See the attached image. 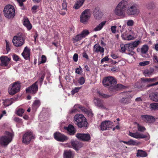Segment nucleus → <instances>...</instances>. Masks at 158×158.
Listing matches in <instances>:
<instances>
[{
  "label": "nucleus",
  "mask_w": 158,
  "mask_h": 158,
  "mask_svg": "<svg viewBox=\"0 0 158 158\" xmlns=\"http://www.w3.org/2000/svg\"><path fill=\"white\" fill-rule=\"evenodd\" d=\"M127 2L125 0H122L118 3L114 10L115 15L118 16L124 17Z\"/></svg>",
  "instance_id": "1"
},
{
  "label": "nucleus",
  "mask_w": 158,
  "mask_h": 158,
  "mask_svg": "<svg viewBox=\"0 0 158 158\" xmlns=\"http://www.w3.org/2000/svg\"><path fill=\"white\" fill-rule=\"evenodd\" d=\"M74 121L79 128L85 127L86 128L87 127L86 119L82 114H76L74 118Z\"/></svg>",
  "instance_id": "2"
},
{
  "label": "nucleus",
  "mask_w": 158,
  "mask_h": 158,
  "mask_svg": "<svg viewBox=\"0 0 158 158\" xmlns=\"http://www.w3.org/2000/svg\"><path fill=\"white\" fill-rule=\"evenodd\" d=\"M3 13L7 18L9 19L13 18L15 15L14 7L9 5L6 6L3 10Z\"/></svg>",
  "instance_id": "3"
},
{
  "label": "nucleus",
  "mask_w": 158,
  "mask_h": 158,
  "mask_svg": "<svg viewBox=\"0 0 158 158\" xmlns=\"http://www.w3.org/2000/svg\"><path fill=\"white\" fill-rule=\"evenodd\" d=\"M21 83L19 81L15 82L10 85V86L8 88V91L9 94L13 95L19 92L20 89Z\"/></svg>",
  "instance_id": "4"
},
{
  "label": "nucleus",
  "mask_w": 158,
  "mask_h": 158,
  "mask_svg": "<svg viewBox=\"0 0 158 158\" xmlns=\"http://www.w3.org/2000/svg\"><path fill=\"white\" fill-rule=\"evenodd\" d=\"M7 136H2L0 138V144L2 146H6L12 140L13 134L8 131H6Z\"/></svg>",
  "instance_id": "5"
},
{
  "label": "nucleus",
  "mask_w": 158,
  "mask_h": 158,
  "mask_svg": "<svg viewBox=\"0 0 158 158\" xmlns=\"http://www.w3.org/2000/svg\"><path fill=\"white\" fill-rule=\"evenodd\" d=\"M102 82L104 86L111 88L116 83L115 79L111 76H108L104 77L103 79Z\"/></svg>",
  "instance_id": "6"
},
{
  "label": "nucleus",
  "mask_w": 158,
  "mask_h": 158,
  "mask_svg": "<svg viewBox=\"0 0 158 158\" xmlns=\"http://www.w3.org/2000/svg\"><path fill=\"white\" fill-rule=\"evenodd\" d=\"M14 45L16 47H19L23 45L24 43L22 35L19 33L16 36L14 37L12 40Z\"/></svg>",
  "instance_id": "7"
},
{
  "label": "nucleus",
  "mask_w": 158,
  "mask_h": 158,
  "mask_svg": "<svg viewBox=\"0 0 158 158\" xmlns=\"http://www.w3.org/2000/svg\"><path fill=\"white\" fill-rule=\"evenodd\" d=\"M35 139L33 133L30 131L25 133L23 137V142L26 144H29L31 140Z\"/></svg>",
  "instance_id": "8"
},
{
  "label": "nucleus",
  "mask_w": 158,
  "mask_h": 158,
  "mask_svg": "<svg viewBox=\"0 0 158 158\" xmlns=\"http://www.w3.org/2000/svg\"><path fill=\"white\" fill-rule=\"evenodd\" d=\"M89 10V9H86L81 13L80 17V21L81 23H85L88 21L90 17Z\"/></svg>",
  "instance_id": "9"
},
{
  "label": "nucleus",
  "mask_w": 158,
  "mask_h": 158,
  "mask_svg": "<svg viewBox=\"0 0 158 158\" xmlns=\"http://www.w3.org/2000/svg\"><path fill=\"white\" fill-rule=\"evenodd\" d=\"M139 13V10L134 5L129 6L127 10L126 13L128 15H136Z\"/></svg>",
  "instance_id": "10"
},
{
  "label": "nucleus",
  "mask_w": 158,
  "mask_h": 158,
  "mask_svg": "<svg viewBox=\"0 0 158 158\" xmlns=\"http://www.w3.org/2000/svg\"><path fill=\"white\" fill-rule=\"evenodd\" d=\"M113 123L109 121H103L100 126V129L102 131L108 130L111 128L113 126Z\"/></svg>",
  "instance_id": "11"
},
{
  "label": "nucleus",
  "mask_w": 158,
  "mask_h": 158,
  "mask_svg": "<svg viewBox=\"0 0 158 158\" xmlns=\"http://www.w3.org/2000/svg\"><path fill=\"white\" fill-rule=\"evenodd\" d=\"M38 81H36L32 85L26 88V92L27 93H30L34 94H35L38 90V87L37 84Z\"/></svg>",
  "instance_id": "12"
},
{
  "label": "nucleus",
  "mask_w": 158,
  "mask_h": 158,
  "mask_svg": "<svg viewBox=\"0 0 158 158\" xmlns=\"http://www.w3.org/2000/svg\"><path fill=\"white\" fill-rule=\"evenodd\" d=\"M89 33V31L87 30H84L78 35H76L73 39L75 42H77L82 38L85 37Z\"/></svg>",
  "instance_id": "13"
},
{
  "label": "nucleus",
  "mask_w": 158,
  "mask_h": 158,
  "mask_svg": "<svg viewBox=\"0 0 158 158\" xmlns=\"http://www.w3.org/2000/svg\"><path fill=\"white\" fill-rule=\"evenodd\" d=\"M76 136L79 139L84 141H89L90 139V136L89 134L77 133Z\"/></svg>",
  "instance_id": "14"
},
{
  "label": "nucleus",
  "mask_w": 158,
  "mask_h": 158,
  "mask_svg": "<svg viewBox=\"0 0 158 158\" xmlns=\"http://www.w3.org/2000/svg\"><path fill=\"white\" fill-rule=\"evenodd\" d=\"M54 138L60 142H64L68 139L67 137L59 132H56L54 133Z\"/></svg>",
  "instance_id": "15"
},
{
  "label": "nucleus",
  "mask_w": 158,
  "mask_h": 158,
  "mask_svg": "<svg viewBox=\"0 0 158 158\" xmlns=\"http://www.w3.org/2000/svg\"><path fill=\"white\" fill-rule=\"evenodd\" d=\"M93 13L94 17L97 19H101L103 15L101 11L99 8L98 7L95 8Z\"/></svg>",
  "instance_id": "16"
},
{
  "label": "nucleus",
  "mask_w": 158,
  "mask_h": 158,
  "mask_svg": "<svg viewBox=\"0 0 158 158\" xmlns=\"http://www.w3.org/2000/svg\"><path fill=\"white\" fill-rule=\"evenodd\" d=\"M129 135L137 139H143L147 137L146 135L137 132L135 133H132L130 132L129 133Z\"/></svg>",
  "instance_id": "17"
},
{
  "label": "nucleus",
  "mask_w": 158,
  "mask_h": 158,
  "mask_svg": "<svg viewBox=\"0 0 158 158\" xmlns=\"http://www.w3.org/2000/svg\"><path fill=\"white\" fill-rule=\"evenodd\" d=\"M0 60L1 61V65L2 66H7L10 60L7 56H2L0 57Z\"/></svg>",
  "instance_id": "18"
},
{
  "label": "nucleus",
  "mask_w": 158,
  "mask_h": 158,
  "mask_svg": "<svg viewBox=\"0 0 158 158\" xmlns=\"http://www.w3.org/2000/svg\"><path fill=\"white\" fill-rule=\"evenodd\" d=\"M64 128L68 131V133L70 135H73L76 133V130L74 126L69 124L68 127H64Z\"/></svg>",
  "instance_id": "19"
},
{
  "label": "nucleus",
  "mask_w": 158,
  "mask_h": 158,
  "mask_svg": "<svg viewBox=\"0 0 158 158\" xmlns=\"http://www.w3.org/2000/svg\"><path fill=\"white\" fill-rule=\"evenodd\" d=\"M141 118L144 121L147 123H152L155 121V119L154 117L149 115H142L141 116Z\"/></svg>",
  "instance_id": "20"
},
{
  "label": "nucleus",
  "mask_w": 158,
  "mask_h": 158,
  "mask_svg": "<svg viewBox=\"0 0 158 158\" xmlns=\"http://www.w3.org/2000/svg\"><path fill=\"white\" fill-rule=\"evenodd\" d=\"M71 143L73 148L77 151L82 146V144L81 142L77 141H72Z\"/></svg>",
  "instance_id": "21"
},
{
  "label": "nucleus",
  "mask_w": 158,
  "mask_h": 158,
  "mask_svg": "<svg viewBox=\"0 0 158 158\" xmlns=\"http://www.w3.org/2000/svg\"><path fill=\"white\" fill-rule=\"evenodd\" d=\"M93 51L95 52H100L101 53H103L104 49L103 48L101 47L98 44H97L94 45Z\"/></svg>",
  "instance_id": "22"
},
{
  "label": "nucleus",
  "mask_w": 158,
  "mask_h": 158,
  "mask_svg": "<svg viewBox=\"0 0 158 158\" xmlns=\"http://www.w3.org/2000/svg\"><path fill=\"white\" fill-rule=\"evenodd\" d=\"M30 50L29 48L26 47L22 54L24 58L26 60L29 59Z\"/></svg>",
  "instance_id": "23"
},
{
  "label": "nucleus",
  "mask_w": 158,
  "mask_h": 158,
  "mask_svg": "<svg viewBox=\"0 0 158 158\" xmlns=\"http://www.w3.org/2000/svg\"><path fill=\"white\" fill-rule=\"evenodd\" d=\"M64 155V158H73L74 156V153L70 150H65Z\"/></svg>",
  "instance_id": "24"
},
{
  "label": "nucleus",
  "mask_w": 158,
  "mask_h": 158,
  "mask_svg": "<svg viewBox=\"0 0 158 158\" xmlns=\"http://www.w3.org/2000/svg\"><path fill=\"white\" fill-rule=\"evenodd\" d=\"M124 87L122 85L118 84L115 85H114L111 88L109 89L110 91L111 90V89L112 91H114L124 88Z\"/></svg>",
  "instance_id": "25"
},
{
  "label": "nucleus",
  "mask_w": 158,
  "mask_h": 158,
  "mask_svg": "<svg viewBox=\"0 0 158 158\" xmlns=\"http://www.w3.org/2000/svg\"><path fill=\"white\" fill-rule=\"evenodd\" d=\"M23 20V25L27 28L28 30H30L32 28V25L28 19L27 17H25L24 18Z\"/></svg>",
  "instance_id": "26"
},
{
  "label": "nucleus",
  "mask_w": 158,
  "mask_h": 158,
  "mask_svg": "<svg viewBox=\"0 0 158 158\" xmlns=\"http://www.w3.org/2000/svg\"><path fill=\"white\" fill-rule=\"evenodd\" d=\"M149 97L151 100L156 102H158V93L154 92L149 94Z\"/></svg>",
  "instance_id": "27"
},
{
  "label": "nucleus",
  "mask_w": 158,
  "mask_h": 158,
  "mask_svg": "<svg viewBox=\"0 0 158 158\" xmlns=\"http://www.w3.org/2000/svg\"><path fill=\"white\" fill-rule=\"evenodd\" d=\"M94 102L95 105L99 108H104L103 102L101 99L98 98H96L94 100Z\"/></svg>",
  "instance_id": "28"
},
{
  "label": "nucleus",
  "mask_w": 158,
  "mask_h": 158,
  "mask_svg": "<svg viewBox=\"0 0 158 158\" xmlns=\"http://www.w3.org/2000/svg\"><path fill=\"white\" fill-rule=\"evenodd\" d=\"M147 153L142 150H138L136 154L137 157H144L147 156Z\"/></svg>",
  "instance_id": "29"
},
{
  "label": "nucleus",
  "mask_w": 158,
  "mask_h": 158,
  "mask_svg": "<svg viewBox=\"0 0 158 158\" xmlns=\"http://www.w3.org/2000/svg\"><path fill=\"white\" fill-rule=\"evenodd\" d=\"M85 0H78L74 5V8L76 9H79L84 2Z\"/></svg>",
  "instance_id": "30"
},
{
  "label": "nucleus",
  "mask_w": 158,
  "mask_h": 158,
  "mask_svg": "<svg viewBox=\"0 0 158 158\" xmlns=\"http://www.w3.org/2000/svg\"><path fill=\"white\" fill-rule=\"evenodd\" d=\"M121 37L124 40H131L133 39V36L131 35H127L125 33L122 35Z\"/></svg>",
  "instance_id": "31"
},
{
  "label": "nucleus",
  "mask_w": 158,
  "mask_h": 158,
  "mask_svg": "<svg viewBox=\"0 0 158 158\" xmlns=\"http://www.w3.org/2000/svg\"><path fill=\"white\" fill-rule=\"evenodd\" d=\"M106 21H103L99 24L97 27L94 29V31H97L101 30L104 26L106 23Z\"/></svg>",
  "instance_id": "32"
},
{
  "label": "nucleus",
  "mask_w": 158,
  "mask_h": 158,
  "mask_svg": "<svg viewBox=\"0 0 158 158\" xmlns=\"http://www.w3.org/2000/svg\"><path fill=\"white\" fill-rule=\"evenodd\" d=\"M154 71L152 68L150 70L146 69L144 71V73L145 76L150 77L153 74Z\"/></svg>",
  "instance_id": "33"
},
{
  "label": "nucleus",
  "mask_w": 158,
  "mask_h": 158,
  "mask_svg": "<svg viewBox=\"0 0 158 158\" xmlns=\"http://www.w3.org/2000/svg\"><path fill=\"white\" fill-rule=\"evenodd\" d=\"M141 80L143 82H154L157 80V78H141Z\"/></svg>",
  "instance_id": "34"
},
{
  "label": "nucleus",
  "mask_w": 158,
  "mask_h": 158,
  "mask_svg": "<svg viewBox=\"0 0 158 158\" xmlns=\"http://www.w3.org/2000/svg\"><path fill=\"white\" fill-rule=\"evenodd\" d=\"M148 47L147 45H143L141 48V52L142 54H146L148 52Z\"/></svg>",
  "instance_id": "35"
},
{
  "label": "nucleus",
  "mask_w": 158,
  "mask_h": 158,
  "mask_svg": "<svg viewBox=\"0 0 158 158\" xmlns=\"http://www.w3.org/2000/svg\"><path fill=\"white\" fill-rule=\"evenodd\" d=\"M77 107L78 108L80 109L82 111L86 112L87 111V109L84 107L79 105H76L74 106V108Z\"/></svg>",
  "instance_id": "36"
},
{
  "label": "nucleus",
  "mask_w": 158,
  "mask_h": 158,
  "mask_svg": "<svg viewBox=\"0 0 158 158\" xmlns=\"http://www.w3.org/2000/svg\"><path fill=\"white\" fill-rule=\"evenodd\" d=\"M126 46H127V50L129 51H131L135 48L131 43L126 44Z\"/></svg>",
  "instance_id": "37"
},
{
  "label": "nucleus",
  "mask_w": 158,
  "mask_h": 158,
  "mask_svg": "<svg viewBox=\"0 0 158 158\" xmlns=\"http://www.w3.org/2000/svg\"><path fill=\"white\" fill-rule=\"evenodd\" d=\"M40 104V101L39 100H35L32 105V107L37 108Z\"/></svg>",
  "instance_id": "38"
},
{
  "label": "nucleus",
  "mask_w": 158,
  "mask_h": 158,
  "mask_svg": "<svg viewBox=\"0 0 158 158\" xmlns=\"http://www.w3.org/2000/svg\"><path fill=\"white\" fill-rule=\"evenodd\" d=\"M139 143H137L135 141L131 139L128 141V145H138Z\"/></svg>",
  "instance_id": "39"
},
{
  "label": "nucleus",
  "mask_w": 158,
  "mask_h": 158,
  "mask_svg": "<svg viewBox=\"0 0 158 158\" xmlns=\"http://www.w3.org/2000/svg\"><path fill=\"white\" fill-rule=\"evenodd\" d=\"M18 2L19 5L21 7L22 9H23L24 6L23 2H25L26 0H15Z\"/></svg>",
  "instance_id": "40"
},
{
  "label": "nucleus",
  "mask_w": 158,
  "mask_h": 158,
  "mask_svg": "<svg viewBox=\"0 0 158 158\" xmlns=\"http://www.w3.org/2000/svg\"><path fill=\"white\" fill-rule=\"evenodd\" d=\"M150 106L152 109L158 110V103L151 104Z\"/></svg>",
  "instance_id": "41"
},
{
  "label": "nucleus",
  "mask_w": 158,
  "mask_h": 158,
  "mask_svg": "<svg viewBox=\"0 0 158 158\" xmlns=\"http://www.w3.org/2000/svg\"><path fill=\"white\" fill-rule=\"evenodd\" d=\"M135 123L137 125L138 130L139 131L143 132L145 130V128L144 127L140 126L139 123Z\"/></svg>",
  "instance_id": "42"
},
{
  "label": "nucleus",
  "mask_w": 158,
  "mask_h": 158,
  "mask_svg": "<svg viewBox=\"0 0 158 158\" xmlns=\"http://www.w3.org/2000/svg\"><path fill=\"white\" fill-rule=\"evenodd\" d=\"M98 93L99 94V96L101 97L107 98H109L111 96V95H109L107 94H103V93H101L99 91H98Z\"/></svg>",
  "instance_id": "43"
},
{
  "label": "nucleus",
  "mask_w": 158,
  "mask_h": 158,
  "mask_svg": "<svg viewBox=\"0 0 158 158\" xmlns=\"http://www.w3.org/2000/svg\"><path fill=\"white\" fill-rule=\"evenodd\" d=\"M24 110L22 109H19L17 111V114L20 116H22L23 113H24Z\"/></svg>",
  "instance_id": "44"
},
{
  "label": "nucleus",
  "mask_w": 158,
  "mask_h": 158,
  "mask_svg": "<svg viewBox=\"0 0 158 158\" xmlns=\"http://www.w3.org/2000/svg\"><path fill=\"white\" fill-rule=\"evenodd\" d=\"M155 4L154 2H152L148 3L147 6V8L149 9H152L155 7Z\"/></svg>",
  "instance_id": "45"
},
{
  "label": "nucleus",
  "mask_w": 158,
  "mask_h": 158,
  "mask_svg": "<svg viewBox=\"0 0 158 158\" xmlns=\"http://www.w3.org/2000/svg\"><path fill=\"white\" fill-rule=\"evenodd\" d=\"M62 6V10H65L67 9V3L65 0H63Z\"/></svg>",
  "instance_id": "46"
},
{
  "label": "nucleus",
  "mask_w": 158,
  "mask_h": 158,
  "mask_svg": "<svg viewBox=\"0 0 158 158\" xmlns=\"http://www.w3.org/2000/svg\"><path fill=\"white\" fill-rule=\"evenodd\" d=\"M134 23L133 20L131 19L127 21V24L128 26H132L133 25Z\"/></svg>",
  "instance_id": "47"
},
{
  "label": "nucleus",
  "mask_w": 158,
  "mask_h": 158,
  "mask_svg": "<svg viewBox=\"0 0 158 158\" xmlns=\"http://www.w3.org/2000/svg\"><path fill=\"white\" fill-rule=\"evenodd\" d=\"M6 49L7 51V53H8V52L10 50V43L7 40H6Z\"/></svg>",
  "instance_id": "48"
},
{
  "label": "nucleus",
  "mask_w": 158,
  "mask_h": 158,
  "mask_svg": "<svg viewBox=\"0 0 158 158\" xmlns=\"http://www.w3.org/2000/svg\"><path fill=\"white\" fill-rule=\"evenodd\" d=\"M85 82V79L83 77H81L78 80V82L81 85L83 84Z\"/></svg>",
  "instance_id": "49"
},
{
  "label": "nucleus",
  "mask_w": 158,
  "mask_h": 158,
  "mask_svg": "<svg viewBox=\"0 0 158 158\" xmlns=\"http://www.w3.org/2000/svg\"><path fill=\"white\" fill-rule=\"evenodd\" d=\"M46 61V58L45 56L43 55L41 56V60L40 64L45 63Z\"/></svg>",
  "instance_id": "50"
},
{
  "label": "nucleus",
  "mask_w": 158,
  "mask_h": 158,
  "mask_svg": "<svg viewBox=\"0 0 158 158\" xmlns=\"http://www.w3.org/2000/svg\"><path fill=\"white\" fill-rule=\"evenodd\" d=\"M150 63L149 61H144L142 62H140L139 65L141 66H144L148 65Z\"/></svg>",
  "instance_id": "51"
},
{
  "label": "nucleus",
  "mask_w": 158,
  "mask_h": 158,
  "mask_svg": "<svg viewBox=\"0 0 158 158\" xmlns=\"http://www.w3.org/2000/svg\"><path fill=\"white\" fill-rule=\"evenodd\" d=\"M126 44L125 45L121 44L120 45L121 49L123 52H125L126 50H127V47L126 46Z\"/></svg>",
  "instance_id": "52"
},
{
  "label": "nucleus",
  "mask_w": 158,
  "mask_h": 158,
  "mask_svg": "<svg viewBox=\"0 0 158 158\" xmlns=\"http://www.w3.org/2000/svg\"><path fill=\"white\" fill-rule=\"evenodd\" d=\"M139 43L140 41L139 40H138L137 41H135L132 43H131V44L135 48V47H137L139 45Z\"/></svg>",
  "instance_id": "53"
},
{
  "label": "nucleus",
  "mask_w": 158,
  "mask_h": 158,
  "mask_svg": "<svg viewBox=\"0 0 158 158\" xmlns=\"http://www.w3.org/2000/svg\"><path fill=\"white\" fill-rule=\"evenodd\" d=\"M80 88L78 87H76L71 91V93L72 94H74L75 93L77 92L79 89Z\"/></svg>",
  "instance_id": "54"
},
{
  "label": "nucleus",
  "mask_w": 158,
  "mask_h": 158,
  "mask_svg": "<svg viewBox=\"0 0 158 158\" xmlns=\"http://www.w3.org/2000/svg\"><path fill=\"white\" fill-rule=\"evenodd\" d=\"M14 120L16 122H18L19 123H23L22 120L17 117H15L14 118Z\"/></svg>",
  "instance_id": "55"
},
{
  "label": "nucleus",
  "mask_w": 158,
  "mask_h": 158,
  "mask_svg": "<svg viewBox=\"0 0 158 158\" xmlns=\"http://www.w3.org/2000/svg\"><path fill=\"white\" fill-rule=\"evenodd\" d=\"M116 26H112L111 27V30L112 33H116Z\"/></svg>",
  "instance_id": "56"
},
{
  "label": "nucleus",
  "mask_w": 158,
  "mask_h": 158,
  "mask_svg": "<svg viewBox=\"0 0 158 158\" xmlns=\"http://www.w3.org/2000/svg\"><path fill=\"white\" fill-rule=\"evenodd\" d=\"M82 69L80 66L79 68L76 69L75 72L76 73L80 74L81 73L82 71Z\"/></svg>",
  "instance_id": "57"
},
{
  "label": "nucleus",
  "mask_w": 158,
  "mask_h": 158,
  "mask_svg": "<svg viewBox=\"0 0 158 158\" xmlns=\"http://www.w3.org/2000/svg\"><path fill=\"white\" fill-rule=\"evenodd\" d=\"M153 60L155 62L158 63V57L156 55H153Z\"/></svg>",
  "instance_id": "58"
},
{
  "label": "nucleus",
  "mask_w": 158,
  "mask_h": 158,
  "mask_svg": "<svg viewBox=\"0 0 158 158\" xmlns=\"http://www.w3.org/2000/svg\"><path fill=\"white\" fill-rule=\"evenodd\" d=\"M78 54L77 53L74 54L73 56V60L75 62L77 61L78 60Z\"/></svg>",
  "instance_id": "59"
},
{
  "label": "nucleus",
  "mask_w": 158,
  "mask_h": 158,
  "mask_svg": "<svg viewBox=\"0 0 158 158\" xmlns=\"http://www.w3.org/2000/svg\"><path fill=\"white\" fill-rule=\"evenodd\" d=\"M128 98H123L121 100V102L123 103H127L129 101V100H128Z\"/></svg>",
  "instance_id": "60"
},
{
  "label": "nucleus",
  "mask_w": 158,
  "mask_h": 158,
  "mask_svg": "<svg viewBox=\"0 0 158 158\" xmlns=\"http://www.w3.org/2000/svg\"><path fill=\"white\" fill-rule=\"evenodd\" d=\"M13 60L15 61H18L19 59V56L16 54H14L13 55Z\"/></svg>",
  "instance_id": "61"
},
{
  "label": "nucleus",
  "mask_w": 158,
  "mask_h": 158,
  "mask_svg": "<svg viewBox=\"0 0 158 158\" xmlns=\"http://www.w3.org/2000/svg\"><path fill=\"white\" fill-rule=\"evenodd\" d=\"M109 60V59L107 56H105L104 58L102 59L101 61L102 63L105 61H108Z\"/></svg>",
  "instance_id": "62"
},
{
  "label": "nucleus",
  "mask_w": 158,
  "mask_h": 158,
  "mask_svg": "<svg viewBox=\"0 0 158 158\" xmlns=\"http://www.w3.org/2000/svg\"><path fill=\"white\" fill-rule=\"evenodd\" d=\"M86 112L87 113V114L89 116H90V117H93L94 114L92 111H88L87 110V111Z\"/></svg>",
  "instance_id": "63"
},
{
  "label": "nucleus",
  "mask_w": 158,
  "mask_h": 158,
  "mask_svg": "<svg viewBox=\"0 0 158 158\" xmlns=\"http://www.w3.org/2000/svg\"><path fill=\"white\" fill-rule=\"evenodd\" d=\"M45 75L43 74V75L41 76V77L39 79V81L40 82V83H42L44 80V77Z\"/></svg>",
  "instance_id": "64"
}]
</instances>
